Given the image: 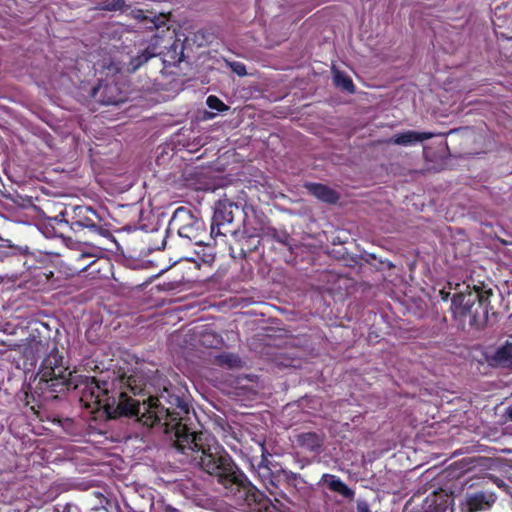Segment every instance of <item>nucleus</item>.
<instances>
[{
	"mask_svg": "<svg viewBox=\"0 0 512 512\" xmlns=\"http://www.w3.org/2000/svg\"><path fill=\"white\" fill-rule=\"evenodd\" d=\"M165 245H166V236L163 237V239L161 240V244L156 246L155 249H158V250L163 249V248H165Z\"/></svg>",
	"mask_w": 512,
	"mask_h": 512,
	"instance_id": "7c9ffc66",
	"label": "nucleus"
},
{
	"mask_svg": "<svg viewBox=\"0 0 512 512\" xmlns=\"http://www.w3.org/2000/svg\"><path fill=\"white\" fill-rule=\"evenodd\" d=\"M262 240L258 236V232L255 234H249L246 237H243L238 245H239V255L243 258H246L248 254L254 252L258 246L261 244Z\"/></svg>",
	"mask_w": 512,
	"mask_h": 512,
	"instance_id": "aec40b11",
	"label": "nucleus"
},
{
	"mask_svg": "<svg viewBox=\"0 0 512 512\" xmlns=\"http://www.w3.org/2000/svg\"><path fill=\"white\" fill-rule=\"evenodd\" d=\"M494 492L478 491L475 493H467L465 496V512H478L490 509L496 501Z\"/></svg>",
	"mask_w": 512,
	"mask_h": 512,
	"instance_id": "9b49d317",
	"label": "nucleus"
},
{
	"mask_svg": "<svg viewBox=\"0 0 512 512\" xmlns=\"http://www.w3.org/2000/svg\"><path fill=\"white\" fill-rule=\"evenodd\" d=\"M423 512H435V510H429V508L427 510H424Z\"/></svg>",
	"mask_w": 512,
	"mask_h": 512,
	"instance_id": "4c0bfd02",
	"label": "nucleus"
},
{
	"mask_svg": "<svg viewBox=\"0 0 512 512\" xmlns=\"http://www.w3.org/2000/svg\"><path fill=\"white\" fill-rule=\"evenodd\" d=\"M392 267H394V265L391 262L386 260V268L390 269Z\"/></svg>",
	"mask_w": 512,
	"mask_h": 512,
	"instance_id": "72a5a7b5",
	"label": "nucleus"
},
{
	"mask_svg": "<svg viewBox=\"0 0 512 512\" xmlns=\"http://www.w3.org/2000/svg\"><path fill=\"white\" fill-rule=\"evenodd\" d=\"M237 500L242 502L248 512H274L278 510L263 492L258 490L246 477L237 481L233 487L228 490Z\"/></svg>",
	"mask_w": 512,
	"mask_h": 512,
	"instance_id": "6e6552de",
	"label": "nucleus"
},
{
	"mask_svg": "<svg viewBox=\"0 0 512 512\" xmlns=\"http://www.w3.org/2000/svg\"><path fill=\"white\" fill-rule=\"evenodd\" d=\"M486 360L491 367L512 369V342L506 341Z\"/></svg>",
	"mask_w": 512,
	"mask_h": 512,
	"instance_id": "ddd939ff",
	"label": "nucleus"
},
{
	"mask_svg": "<svg viewBox=\"0 0 512 512\" xmlns=\"http://www.w3.org/2000/svg\"><path fill=\"white\" fill-rule=\"evenodd\" d=\"M321 480L332 492L338 493L345 499L353 500L355 492L336 475L324 474Z\"/></svg>",
	"mask_w": 512,
	"mask_h": 512,
	"instance_id": "a211bd4d",
	"label": "nucleus"
},
{
	"mask_svg": "<svg viewBox=\"0 0 512 512\" xmlns=\"http://www.w3.org/2000/svg\"><path fill=\"white\" fill-rule=\"evenodd\" d=\"M202 261L206 264H211L214 261V255L211 252H205L203 253Z\"/></svg>",
	"mask_w": 512,
	"mask_h": 512,
	"instance_id": "c756f323",
	"label": "nucleus"
},
{
	"mask_svg": "<svg viewBox=\"0 0 512 512\" xmlns=\"http://www.w3.org/2000/svg\"><path fill=\"white\" fill-rule=\"evenodd\" d=\"M266 461V457L263 456L261 462L255 469V473L264 487L273 494V490L278 488L279 476L275 474Z\"/></svg>",
	"mask_w": 512,
	"mask_h": 512,
	"instance_id": "dca6fc26",
	"label": "nucleus"
},
{
	"mask_svg": "<svg viewBox=\"0 0 512 512\" xmlns=\"http://www.w3.org/2000/svg\"><path fill=\"white\" fill-rule=\"evenodd\" d=\"M433 503H434V502L432 501L430 504H428L429 508H431V507H432Z\"/></svg>",
	"mask_w": 512,
	"mask_h": 512,
	"instance_id": "ea45409f",
	"label": "nucleus"
},
{
	"mask_svg": "<svg viewBox=\"0 0 512 512\" xmlns=\"http://www.w3.org/2000/svg\"><path fill=\"white\" fill-rule=\"evenodd\" d=\"M125 8V0H111L104 3L100 9L105 11H119L124 10Z\"/></svg>",
	"mask_w": 512,
	"mask_h": 512,
	"instance_id": "a878e982",
	"label": "nucleus"
},
{
	"mask_svg": "<svg viewBox=\"0 0 512 512\" xmlns=\"http://www.w3.org/2000/svg\"><path fill=\"white\" fill-rule=\"evenodd\" d=\"M495 483L497 484L498 487H501L504 484L503 481L500 479H497Z\"/></svg>",
	"mask_w": 512,
	"mask_h": 512,
	"instance_id": "f704fd0d",
	"label": "nucleus"
},
{
	"mask_svg": "<svg viewBox=\"0 0 512 512\" xmlns=\"http://www.w3.org/2000/svg\"><path fill=\"white\" fill-rule=\"evenodd\" d=\"M180 431L175 448L193 465L215 477L225 489L229 490L237 481L241 483V479L246 480V475L214 436L202 431L185 433L183 428Z\"/></svg>",
	"mask_w": 512,
	"mask_h": 512,
	"instance_id": "7ed1b4c3",
	"label": "nucleus"
},
{
	"mask_svg": "<svg viewBox=\"0 0 512 512\" xmlns=\"http://www.w3.org/2000/svg\"><path fill=\"white\" fill-rule=\"evenodd\" d=\"M258 236L262 242L276 241L281 244H287L289 238L288 234L284 231H279L274 227L262 226L258 230Z\"/></svg>",
	"mask_w": 512,
	"mask_h": 512,
	"instance_id": "6ab92c4d",
	"label": "nucleus"
},
{
	"mask_svg": "<svg viewBox=\"0 0 512 512\" xmlns=\"http://www.w3.org/2000/svg\"><path fill=\"white\" fill-rule=\"evenodd\" d=\"M217 364L227 368H238L242 366L241 358L233 353H223L216 357Z\"/></svg>",
	"mask_w": 512,
	"mask_h": 512,
	"instance_id": "5701e85b",
	"label": "nucleus"
},
{
	"mask_svg": "<svg viewBox=\"0 0 512 512\" xmlns=\"http://www.w3.org/2000/svg\"><path fill=\"white\" fill-rule=\"evenodd\" d=\"M334 82L337 87L342 88L343 90L353 93L354 92V84L352 79L342 72H336L334 76Z\"/></svg>",
	"mask_w": 512,
	"mask_h": 512,
	"instance_id": "b1692460",
	"label": "nucleus"
},
{
	"mask_svg": "<svg viewBox=\"0 0 512 512\" xmlns=\"http://www.w3.org/2000/svg\"><path fill=\"white\" fill-rule=\"evenodd\" d=\"M385 309H386V310H387V309H391L390 305H389V304H386Z\"/></svg>",
	"mask_w": 512,
	"mask_h": 512,
	"instance_id": "58836bf2",
	"label": "nucleus"
},
{
	"mask_svg": "<svg viewBox=\"0 0 512 512\" xmlns=\"http://www.w3.org/2000/svg\"><path fill=\"white\" fill-rule=\"evenodd\" d=\"M33 253L30 252L29 247L27 245L25 246H11L9 247V250L6 251L1 255L2 259L6 258L10 261L16 260L18 262L21 261L22 257H25L27 255H32Z\"/></svg>",
	"mask_w": 512,
	"mask_h": 512,
	"instance_id": "4be33fe9",
	"label": "nucleus"
},
{
	"mask_svg": "<svg viewBox=\"0 0 512 512\" xmlns=\"http://www.w3.org/2000/svg\"><path fill=\"white\" fill-rule=\"evenodd\" d=\"M308 193L327 204H336L340 199L339 193L322 183H306Z\"/></svg>",
	"mask_w": 512,
	"mask_h": 512,
	"instance_id": "2eb2a0df",
	"label": "nucleus"
},
{
	"mask_svg": "<svg viewBox=\"0 0 512 512\" xmlns=\"http://www.w3.org/2000/svg\"><path fill=\"white\" fill-rule=\"evenodd\" d=\"M409 506H410V504L406 505L403 512H408Z\"/></svg>",
	"mask_w": 512,
	"mask_h": 512,
	"instance_id": "e433bc0d",
	"label": "nucleus"
},
{
	"mask_svg": "<svg viewBox=\"0 0 512 512\" xmlns=\"http://www.w3.org/2000/svg\"><path fill=\"white\" fill-rule=\"evenodd\" d=\"M507 417L512 420V406H509L506 410Z\"/></svg>",
	"mask_w": 512,
	"mask_h": 512,
	"instance_id": "2f4dec72",
	"label": "nucleus"
},
{
	"mask_svg": "<svg viewBox=\"0 0 512 512\" xmlns=\"http://www.w3.org/2000/svg\"><path fill=\"white\" fill-rule=\"evenodd\" d=\"M231 70L236 73L238 76H245L247 75L246 66L242 62H231L230 63Z\"/></svg>",
	"mask_w": 512,
	"mask_h": 512,
	"instance_id": "bb28decb",
	"label": "nucleus"
},
{
	"mask_svg": "<svg viewBox=\"0 0 512 512\" xmlns=\"http://www.w3.org/2000/svg\"><path fill=\"white\" fill-rule=\"evenodd\" d=\"M91 97L102 105H117L124 101L119 86L109 80H99L91 90Z\"/></svg>",
	"mask_w": 512,
	"mask_h": 512,
	"instance_id": "9d476101",
	"label": "nucleus"
},
{
	"mask_svg": "<svg viewBox=\"0 0 512 512\" xmlns=\"http://www.w3.org/2000/svg\"><path fill=\"white\" fill-rule=\"evenodd\" d=\"M449 284V290H446L445 288L439 290V297L443 300V301H447L450 297V290L452 289L451 287V283H448Z\"/></svg>",
	"mask_w": 512,
	"mask_h": 512,
	"instance_id": "c85d7f7f",
	"label": "nucleus"
},
{
	"mask_svg": "<svg viewBox=\"0 0 512 512\" xmlns=\"http://www.w3.org/2000/svg\"><path fill=\"white\" fill-rule=\"evenodd\" d=\"M22 354L30 365L45 355L37 372L38 382L31 392L32 397L38 400V407L42 402L57 399L59 393L67 390H78L79 401L86 409L91 410L99 404L101 382L94 376L70 371L63 352L54 340L31 334L22 345Z\"/></svg>",
	"mask_w": 512,
	"mask_h": 512,
	"instance_id": "f03ea898",
	"label": "nucleus"
},
{
	"mask_svg": "<svg viewBox=\"0 0 512 512\" xmlns=\"http://www.w3.org/2000/svg\"><path fill=\"white\" fill-rule=\"evenodd\" d=\"M177 233V235L195 245L205 244L207 238L204 221L191 209L178 207L168 223L166 234Z\"/></svg>",
	"mask_w": 512,
	"mask_h": 512,
	"instance_id": "39448f33",
	"label": "nucleus"
},
{
	"mask_svg": "<svg viewBox=\"0 0 512 512\" xmlns=\"http://www.w3.org/2000/svg\"><path fill=\"white\" fill-rule=\"evenodd\" d=\"M434 137L431 132H416V131H405L394 135L391 139L386 140V143H394L397 145H413L424 140H428Z\"/></svg>",
	"mask_w": 512,
	"mask_h": 512,
	"instance_id": "f3484780",
	"label": "nucleus"
},
{
	"mask_svg": "<svg viewBox=\"0 0 512 512\" xmlns=\"http://www.w3.org/2000/svg\"><path fill=\"white\" fill-rule=\"evenodd\" d=\"M55 221L69 225L74 232L83 229H89L92 232L102 230V217L96 209L88 205H68L55 217Z\"/></svg>",
	"mask_w": 512,
	"mask_h": 512,
	"instance_id": "0eeeda50",
	"label": "nucleus"
},
{
	"mask_svg": "<svg viewBox=\"0 0 512 512\" xmlns=\"http://www.w3.org/2000/svg\"><path fill=\"white\" fill-rule=\"evenodd\" d=\"M475 292L455 293L451 299L450 311L457 327L480 329L488 320L491 289L474 286Z\"/></svg>",
	"mask_w": 512,
	"mask_h": 512,
	"instance_id": "20e7f679",
	"label": "nucleus"
},
{
	"mask_svg": "<svg viewBox=\"0 0 512 512\" xmlns=\"http://www.w3.org/2000/svg\"><path fill=\"white\" fill-rule=\"evenodd\" d=\"M171 39L165 40L162 36L153 35L147 47L130 59L127 70L134 73L151 58L164 54V49L173 45L170 43Z\"/></svg>",
	"mask_w": 512,
	"mask_h": 512,
	"instance_id": "1a4fd4ad",
	"label": "nucleus"
},
{
	"mask_svg": "<svg viewBox=\"0 0 512 512\" xmlns=\"http://www.w3.org/2000/svg\"><path fill=\"white\" fill-rule=\"evenodd\" d=\"M325 436L316 432H303L297 435L296 441L300 448L310 453L319 454L322 451Z\"/></svg>",
	"mask_w": 512,
	"mask_h": 512,
	"instance_id": "4468645a",
	"label": "nucleus"
},
{
	"mask_svg": "<svg viewBox=\"0 0 512 512\" xmlns=\"http://www.w3.org/2000/svg\"><path fill=\"white\" fill-rule=\"evenodd\" d=\"M145 379L141 375L133 374L121 378L119 389H110L109 383L101 382V394L99 393V404L92 408V412L103 410L109 419L120 417H135L138 422L146 427H154L161 424L165 427V433L173 434L174 446H176L177 435L183 428L185 433H195L187 425L189 420L190 406L184 397L176 394L173 388H164L159 397L149 395L142 402L133 399L134 396L145 395Z\"/></svg>",
	"mask_w": 512,
	"mask_h": 512,
	"instance_id": "f257e3e1",
	"label": "nucleus"
},
{
	"mask_svg": "<svg viewBox=\"0 0 512 512\" xmlns=\"http://www.w3.org/2000/svg\"><path fill=\"white\" fill-rule=\"evenodd\" d=\"M206 104L210 109L216 110L218 112H225L229 110V106L215 95L208 96L206 99Z\"/></svg>",
	"mask_w": 512,
	"mask_h": 512,
	"instance_id": "393cba45",
	"label": "nucleus"
},
{
	"mask_svg": "<svg viewBox=\"0 0 512 512\" xmlns=\"http://www.w3.org/2000/svg\"><path fill=\"white\" fill-rule=\"evenodd\" d=\"M35 277L45 284H48L52 288H58L62 285V278L60 276H55V273L48 268L39 269L35 273Z\"/></svg>",
	"mask_w": 512,
	"mask_h": 512,
	"instance_id": "412c9836",
	"label": "nucleus"
},
{
	"mask_svg": "<svg viewBox=\"0 0 512 512\" xmlns=\"http://www.w3.org/2000/svg\"><path fill=\"white\" fill-rule=\"evenodd\" d=\"M289 479H296L297 478V474L296 473H293V472H290V475L288 476Z\"/></svg>",
	"mask_w": 512,
	"mask_h": 512,
	"instance_id": "473e14b6",
	"label": "nucleus"
},
{
	"mask_svg": "<svg viewBox=\"0 0 512 512\" xmlns=\"http://www.w3.org/2000/svg\"><path fill=\"white\" fill-rule=\"evenodd\" d=\"M130 15L139 22L145 23L146 28L150 30H158L165 26L169 19V14L144 9H132Z\"/></svg>",
	"mask_w": 512,
	"mask_h": 512,
	"instance_id": "f8f14e48",
	"label": "nucleus"
},
{
	"mask_svg": "<svg viewBox=\"0 0 512 512\" xmlns=\"http://www.w3.org/2000/svg\"><path fill=\"white\" fill-rule=\"evenodd\" d=\"M358 512H369L368 508L365 507V508H359V511Z\"/></svg>",
	"mask_w": 512,
	"mask_h": 512,
	"instance_id": "c9c22d12",
	"label": "nucleus"
},
{
	"mask_svg": "<svg viewBox=\"0 0 512 512\" xmlns=\"http://www.w3.org/2000/svg\"><path fill=\"white\" fill-rule=\"evenodd\" d=\"M4 197L8 198V199H11L15 204H17L18 206H24V203H23V198L22 196H20L18 193H14V194H4Z\"/></svg>",
	"mask_w": 512,
	"mask_h": 512,
	"instance_id": "cd10ccee",
	"label": "nucleus"
},
{
	"mask_svg": "<svg viewBox=\"0 0 512 512\" xmlns=\"http://www.w3.org/2000/svg\"><path fill=\"white\" fill-rule=\"evenodd\" d=\"M243 208L227 198L218 200L212 217L210 237L236 236L239 224H235L236 217L242 218Z\"/></svg>",
	"mask_w": 512,
	"mask_h": 512,
	"instance_id": "423d86ee",
	"label": "nucleus"
}]
</instances>
